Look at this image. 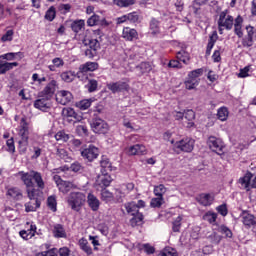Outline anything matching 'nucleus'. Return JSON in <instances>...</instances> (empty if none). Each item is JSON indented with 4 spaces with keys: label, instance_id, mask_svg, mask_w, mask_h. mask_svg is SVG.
I'll return each instance as SVG.
<instances>
[{
    "label": "nucleus",
    "instance_id": "f257e3e1",
    "mask_svg": "<svg viewBox=\"0 0 256 256\" xmlns=\"http://www.w3.org/2000/svg\"><path fill=\"white\" fill-rule=\"evenodd\" d=\"M16 177H19L22 183L26 186V191H28V189L30 191H33V189H39V191L45 189L43 176L35 170L29 172L19 171L16 174Z\"/></svg>",
    "mask_w": 256,
    "mask_h": 256
},
{
    "label": "nucleus",
    "instance_id": "f03ea898",
    "mask_svg": "<svg viewBox=\"0 0 256 256\" xmlns=\"http://www.w3.org/2000/svg\"><path fill=\"white\" fill-rule=\"evenodd\" d=\"M30 202H27L24 207L26 213L37 211L41 207V202L44 200L43 191L39 189L26 190Z\"/></svg>",
    "mask_w": 256,
    "mask_h": 256
},
{
    "label": "nucleus",
    "instance_id": "7ed1b4c3",
    "mask_svg": "<svg viewBox=\"0 0 256 256\" xmlns=\"http://www.w3.org/2000/svg\"><path fill=\"white\" fill-rule=\"evenodd\" d=\"M87 197L83 192H71L68 196L67 202L72 211H81L82 205H85Z\"/></svg>",
    "mask_w": 256,
    "mask_h": 256
},
{
    "label": "nucleus",
    "instance_id": "20e7f679",
    "mask_svg": "<svg viewBox=\"0 0 256 256\" xmlns=\"http://www.w3.org/2000/svg\"><path fill=\"white\" fill-rule=\"evenodd\" d=\"M21 128L19 131V135L21 140L19 141L20 147H23V151H27V147L29 146V126L27 125V121L25 118L21 119Z\"/></svg>",
    "mask_w": 256,
    "mask_h": 256
},
{
    "label": "nucleus",
    "instance_id": "39448f33",
    "mask_svg": "<svg viewBox=\"0 0 256 256\" xmlns=\"http://www.w3.org/2000/svg\"><path fill=\"white\" fill-rule=\"evenodd\" d=\"M91 128L94 133L105 135L109 131V124L105 120L96 117L92 119Z\"/></svg>",
    "mask_w": 256,
    "mask_h": 256
},
{
    "label": "nucleus",
    "instance_id": "423d86ee",
    "mask_svg": "<svg viewBox=\"0 0 256 256\" xmlns=\"http://www.w3.org/2000/svg\"><path fill=\"white\" fill-rule=\"evenodd\" d=\"M207 145L211 151L217 153V155H223V149L225 145L223 144V140L219 139L215 136L208 137Z\"/></svg>",
    "mask_w": 256,
    "mask_h": 256
},
{
    "label": "nucleus",
    "instance_id": "0eeeda50",
    "mask_svg": "<svg viewBox=\"0 0 256 256\" xmlns=\"http://www.w3.org/2000/svg\"><path fill=\"white\" fill-rule=\"evenodd\" d=\"M174 148L184 153H191L195 149V140L192 138H183L174 144Z\"/></svg>",
    "mask_w": 256,
    "mask_h": 256
},
{
    "label": "nucleus",
    "instance_id": "6e6552de",
    "mask_svg": "<svg viewBox=\"0 0 256 256\" xmlns=\"http://www.w3.org/2000/svg\"><path fill=\"white\" fill-rule=\"evenodd\" d=\"M227 13V10H224L220 13L218 19V27H224V29L231 31V29H233V23L235 19L233 18V16L227 15Z\"/></svg>",
    "mask_w": 256,
    "mask_h": 256
},
{
    "label": "nucleus",
    "instance_id": "1a4fd4ad",
    "mask_svg": "<svg viewBox=\"0 0 256 256\" xmlns=\"http://www.w3.org/2000/svg\"><path fill=\"white\" fill-rule=\"evenodd\" d=\"M35 109H39V111H49L51 107H53V103L51 99L47 96H43L42 94L39 95V98L34 101Z\"/></svg>",
    "mask_w": 256,
    "mask_h": 256
},
{
    "label": "nucleus",
    "instance_id": "9d476101",
    "mask_svg": "<svg viewBox=\"0 0 256 256\" xmlns=\"http://www.w3.org/2000/svg\"><path fill=\"white\" fill-rule=\"evenodd\" d=\"M81 155L85 161L91 163L92 161H95L97 157H99V148L90 145L88 148L81 151Z\"/></svg>",
    "mask_w": 256,
    "mask_h": 256
},
{
    "label": "nucleus",
    "instance_id": "9b49d317",
    "mask_svg": "<svg viewBox=\"0 0 256 256\" xmlns=\"http://www.w3.org/2000/svg\"><path fill=\"white\" fill-rule=\"evenodd\" d=\"M240 217L246 229H251V227H256V216L249 213V211H242Z\"/></svg>",
    "mask_w": 256,
    "mask_h": 256
},
{
    "label": "nucleus",
    "instance_id": "f8f14e48",
    "mask_svg": "<svg viewBox=\"0 0 256 256\" xmlns=\"http://www.w3.org/2000/svg\"><path fill=\"white\" fill-rule=\"evenodd\" d=\"M247 35L242 39L243 47H253V38L256 37L255 27L248 25L246 26Z\"/></svg>",
    "mask_w": 256,
    "mask_h": 256
},
{
    "label": "nucleus",
    "instance_id": "ddd939ff",
    "mask_svg": "<svg viewBox=\"0 0 256 256\" xmlns=\"http://www.w3.org/2000/svg\"><path fill=\"white\" fill-rule=\"evenodd\" d=\"M56 101L60 105H68V103L73 101V94L69 91L61 90L56 94Z\"/></svg>",
    "mask_w": 256,
    "mask_h": 256
},
{
    "label": "nucleus",
    "instance_id": "4468645a",
    "mask_svg": "<svg viewBox=\"0 0 256 256\" xmlns=\"http://www.w3.org/2000/svg\"><path fill=\"white\" fill-rule=\"evenodd\" d=\"M109 91L112 93H121V91H127L129 84L127 82L118 81L107 84Z\"/></svg>",
    "mask_w": 256,
    "mask_h": 256
},
{
    "label": "nucleus",
    "instance_id": "2eb2a0df",
    "mask_svg": "<svg viewBox=\"0 0 256 256\" xmlns=\"http://www.w3.org/2000/svg\"><path fill=\"white\" fill-rule=\"evenodd\" d=\"M55 89H57V81L51 80L44 90L40 92V95L47 97L48 99H53V95H55Z\"/></svg>",
    "mask_w": 256,
    "mask_h": 256
},
{
    "label": "nucleus",
    "instance_id": "dca6fc26",
    "mask_svg": "<svg viewBox=\"0 0 256 256\" xmlns=\"http://www.w3.org/2000/svg\"><path fill=\"white\" fill-rule=\"evenodd\" d=\"M99 64L97 62H87L79 67V72L76 74L77 77H81V73H87L88 71H97Z\"/></svg>",
    "mask_w": 256,
    "mask_h": 256
},
{
    "label": "nucleus",
    "instance_id": "f3484780",
    "mask_svg": "<svg viewBox=\"0 0 256 256\" xmlns=\"http://www.w3.org/2000/svg\"><path fill=\"white\" fill-rule=\"evenodd\" d=\"M234 33L239 39H243V17L237 16L234 20Z\"/></svg>",
    "mask_w": 256,
    "mask_h": 256
},
{
    "label": "nucleus",
    "instance_id": "a211bd4d",
    "mask_svg": "<svg viewBox=\"0 0 256 256\" xmlns=\"http://www.w3.org/2000/svg\"><path fill=\"white\" fill-rule=\"evenodd\" d=\"M184 119L186 120L184 123L187 129H191V127H195V112L193 110H187L184 112Z\"/></svg>",
    "mask_w": 256,
    "mask_h": 256
},
{
    "label": "nucleus",
    "instance_id": "6ab92c4d",
    "mask_svg": "<svg viewBox=\"0 0 256 256\" xmlns=\"http://www.w3.org/2000/svg\"><path fill=\"white\" fill-rule=\"evenodd\" d=\"M35 233H37V226L30 225V228L28 230L20 231L19 235L20 237H22V239L29 241V239H32L33 237H35Z\"/></svg>",
    "mask_w": 256,
    "mask_h": 256
},
{
    "label": "nucleus",
    "instance_id": "aec40b11",
    "mask_svg": "<svg viewBox=\"0 0 256 256\" xmlns=\"http://www.w3.org/2000/svg\"><path fill=\"white\" fill-rule=\"evenodd\" d=\"M138 35L137 30L129 27H125L122 32V37L126 41H133V39H137Z\"/></svg>",
    "mask_w": 256,
    "mask_h": 256
},
{
    "label": "nucleus",
    "instance_id": "412c9836",
    "mask_svg": "<svg viewBox=\"0 0 256 256\" xmlns=\"http://www.w3.org/2000/svg\"><path fill=\"white\" fill-rule=\"evenodd\" d=\"M53 235L56 239H67V232L61 224H55L53 229Z\"/></svg>",
    "mask_w": 256,
    "mask_h": 256
},
{
    "label": "nucleus",
    "instance_id": "4be33fe9",
    "mask_svg": "<svg viewBox=\"0 0 256 256\" xmlns=\"http://www.w3.org/2000/svg\"><path fill=\"white\" fill-rule=\"evenodd\" d=\"M128 153L129 155H145V153H147V148L141 144H136L129 148Z\"/></svg>",
    "mask_w": 256,
    "mask_h": 256
},
{
    "label": "nucleus",
    "instance_id": "5701e85b",
    "mask_svg": "<svg viewBox=\"0 0 256 256\" xmlns=\"http://www.w3.org/2000/svg\"><path fill=\"white\" fill-rule=\"evenodd\" d=\"M87 203L92 211H99V205H101V203L99 202V199L95 197V195L89 193Z\"/></svg>",
    "mask_w": 256,
    "mask_h": 256
},
{
    "label": "nucleus",
    "instance_id": "b1692460",
    "mask_svg": "<svg viewBox=\"0 0 256 256\" xmlns=\"http://www.w3.org/2000/svg\"><path fill=\"white\" fill-rule=\"evenodd\" d=\"M218 39L219 36L217 35V31H213L209 37L208 45L206 48V55H211V50L213 49V47H215V43H217Z\"/></svg>",
    "mask_w": 256,
    "mask_h": 256
},
{
    "label": "nucleus",
    "instance_id": "393cba45",
    "mask_svg": "<svg viewBox=\"0 0 256 256\" xmlns=\"http://www.w3.org/2000/svg\"><path fill=\"white\" fill-rule=\"evenodd\" d=\"M7 195L8 197H11L15 201H20V199H23V193L21 192V189L17 187L8 189Z\"/></svg>",
    "mask_w": 256,
    "mask_h": 256
},
{
    "label": "nucleus",
    "instance_id": "a878e982",
    "mask_svg": "<svg viewBox=\"0 0 256 256\" xmlns=\"http://www.w3.org/2000/svg\"><path fill=\"white\" fill-rule=\"evenodd\" d=\"M143 213L138 212L136 214H132V218L130 220V224L132 227H137L139 225H143Z\"/></svg>",
    "mask_w": 256,
    "mask_h": 256
},
{
    "label": "nucleus",
    "instance_id": "bb28decb",
    "mask_svg": "<svg viewBox=\"0 0 256 256\" xmlns=\"http://www.w3.org/2000/svg\"><path fill=\"white\" fill-rule=\"evenodd\" d=\"M251 177L253 175L251 173H247L244 177L239 179V183L246 189V191H250L251 189Z\"/></svg>",
    "mask_w": 256,
    "mask_h": 256
},
{
    "label": "nucleus",
    "instance_id": "cd10ccee",
    "mask_svg": "<svg viewBox=\"0 0 256 256\" xmlns=\"http://www.w3.org/2000/svg\"><path fill=\"white\" fill-rule=\"evenodd\" d=\"M13 67H19V63L17 62H5L3 64H0V75H5L7 71H11Z\"/></svg>",
    "mask_w": 256,
    "mask_h": 256
},
{
    "label": "nucleus",
    "instance_id": "c85d7f7f",
    "mask_svg": "<svg viewBox=\"0 0 256 256\" xmlns=\"http://www.w3.org/2000/svg\"><path fill=\"white\" fill-rule=\"evenodd\" d=\"M79 247L80 249H82V251H84L88 255H93V249H91V246H89V242L87 241V239L85 238L80 239Z\"/></svg>",
    "mask_w": 256,
    "mask_h": 256
},
{
    "label": "nucleus",
    "instance_id": "c756f323",
    "mask_svg": "<svg viewBox=\"0 0 256 256\" xmlns=\"http://www.w3.org/2000/svg\"><path fill=\"white\" fill-rule=\"evenodd\" d=\"M128 215H135L137 213H139V210L137 208V203L132 201V202H128L124 205Z\"/></svg>",
    "mask_w": 256,
    "mask_h": 256
},
{
    "label": "nucleus",
    "instance_id": "7c9ffc66",
    "mask_svg": "<svg viewBox=\"0 0 256 256\" xmlns=\"http://www.w3.org/2000/svg\"><path fill=\"white\" fill-rule=\"evenodd\" d=\"M100 166L102 168L101 172L102 173H107V171H112V165L111 162L109 161V158L103 156L101 161H100Z\"/></svg>",
    "mask_w": 256,
    "mask_h": 256
},
{
    "label": "nucleus",
    "instance_id": "2f4dec72",
    "mask_svg": "<svg viewBox=\"0 0 256 256\" xmlns=\"http://www.w3.org/2000/svg\"><path fill=\"white\" fill-rule=\"evenodd\" d=\"M103 175L100 176V183L102 187H109L111 185V181H113V178H111V175H109L107 172L102 173Z\"/></svg>",
    "mask_w": 256,
    "mask_h": 256
},
{
    "label": "nucleus",
    "instance_id": "473e14b6",
    "mask_svg": "<svg viewBox=\"0 0 256 256\" xmlns=\"http://www.w3.org/2000/svg\"><path fill=\"white\" fill-rule=\"evenodd\" d=\"M85 28V21L83 20H76L72 22L71 29L74 31V33H79V31H83Z\"/></svg>",
    "mask_w": 256,
    "mask_h": 256
},
{
    "label": "nucleus",
    "instance_id": "72a5a7b5",
    "mask_svg": "<svg viewBox=\"0 0 256 256\" xmlns=\"http://www.w3.org/2000/svg\"><path fill=\"white\" fill-rule=\"evenodd\" d=\"M136 69L143 75L144 73H150L153 67H151L149 62H141L138 66H136Z\"/></svg>",
    "mask_w": 256,
    "mask_h": 256
},
{
    "label": "nucleus",
    "instance_id": "f704fd0d",
    "mask_svg": "<svg viewBox=\"0 0 256 256\" xmlns=\"http://www.w3.org/2000/svg\"><path fill=\"white\" fill-rule=\"evenodd\" d=\"M217 117L219 121H227L229 117V110L227 109V107L219 108L217 111Z\"/></svg>",
    "mask_w": 256,
    "mask_h": 256
},
{
    "label": "nucleus",
    "instance_id": "c9c22d12",
    "mask_svg": "<svg viewBox=\"0 0 256 256\" xmlns=\"http://www.w3.org/2000/svg\"><path fill=\"white\" fill-rule=\"evenodd\" d=\"M74 185L69 182V181H62V183L60 184V186H58L59 191H61L62 193H69V191H71V189H73Z\"/></svg>",
    "mask_w": 256,
    "mask_h": 256
},
{
    "label": "nucleus",
    "instance_id": "e433bc0d",
    "mask_svg": "<svg viewBox=\"0 0 256 256\" xmlns=\"http://www.w3.org/2000/svg\"><path fill=\"white\" fill-rule=\"evenodd\" d=\"M126 17L130 23H141V15L138 12H132L126 14Z\"/></svg>",
    "mask_w": 256,
    "mask_h": 256
},
{
    "label": "nucleus",
    "instance_id": "4c0bfd02",
    "mask_svg": "<svg viewBox=\"0 0 256 256\" xmlns=\"http://www.w3.org/2000/svg\"><path fill=\"white\" fill-rule=\"evenodd\" d=\"M84 44L89 46V49H93L94 51H97L101 44H99L98 39H89V40H84Z\"/></svg>",
    "mask_w": 256,
    "mask_h": 256
},
{
    "label": "nucleus",
    "instance_id": "58836bf2",
    "mask_svg": "<svg viewBox=\"0 0 256 256\" xmlns=\"http://www.w3.org/2000/svg\"><path fill=\"white\" fill-rule=\"evenodd\" d=\"M165 193H167V188L165 187V185L160 184L154 187V195H156V197H163Z\"/></svg>",
    "mask_w": 256,
    "mask_h": 256
},
{
    "label": "nucleus",
    "instance_id": "ea45409f",
    "mask_svg": "<svg viewBox=\"0 0 256 256\" xmlns=\"http://www.w3.org/2000/svg\"><path fill=\"white\" fill-rule=\"evenodd\" d=\"M47 205L49 209L55 213V211H57V198L55 196L48 197Z\"/></svg>",
    "mask_w": 256,
    "mask_h": 256
},
{
    "label": "nucleus",
    "instance_id": "a19ab883",
    "mask_svg": "<svg viewBox=\"0 0 256 256\" xmlns=\"http://www.w3.org/2000/svg\"><path fill=\"white\" fill-rule=\"evenodd\" d=\"M98 85L99 84L97 83V80L95 79L88 80V84L86 86L88 93H95V91H97Z\"/></svg>",
    "mask_w": 256,
    "mask_h": 256
},
{
    "label": "nucleus",
    "instance_id": "79ce46f5",
    "mask_svg": "<svg viewBox=\"0 0 256 256\" xmlns=\"http://www.w3.org/2000/svg\"><path fill=\"white\" fill-rule=\"evenodd\" d=\"M102 201H105L106 203H109V201H113V193H111L107 189H102L101 192Z\"/></svg>",
    "mask_w": 256,
    "mask_h": 256
},
{
    "label": "nucleus",
    "instance_id": "37998d69",
    "mask_svg": "<svg viewBox=\"0 0 256 256\" xmlns=\"http://www.w3.org/2000/svg\"><path fill=\"white\" fill-rule=\"evenodd\" d=\"M61 79L63 81H66V83H71V81H73V79H75V72H71V71L63 72L61 74Z\"/></svg>",
    "mask_w": 256,
    "mask_h": 256
},
{
    "label": "nucleus",
    "instance_id": "c03bdc74",
    "mask_svg": "<svg viewBox=\"0 0 256 256\" xmlns=\"http://www.w3.org/2000/svg\"><path fill=\"white\" fill-rule=\"evenodd\" d=\"M201 3L197 2V0L193 1L192 5L190 6V11L194 13V15H201Z\"/></svg>",
    "mask_w": 256,
    "mask_h": 256
},
{
    "label": "nucleus",
    "instance_id": "a18cd8bd",
    "mask_svg": "<svg viewBox=\"0 0 256 256\" xmlns=\"http://www.w3.org/2000/svg\"><path fill=\"white\" fill-rule=\"evenodd\" d=\"M114 3L118 7H130V5H135V0H114Z\"/></svg>",
    "mask_w": 256,
    "mask_h": 256
},
{
    "label": "nucleus",
    "instance_id": "49530a36",
    "mask_svg": "<svg viewBox=\"0 0 256 256\" xmlns=\"http://www.w3.org/2000/svg\"><path fill=\"white\" fill-rule=\"evenodd\" d=\"M56 141H62L63 143H67L69 141V134L65 133L64 131H59L55 135Z\"/></svg>",
    "mask_w": 256,
    "mask_h": 256
},
{
    "label": "nucleus",
    "instance_id": "de8ad7c7",
    "mask_svg": "<svg viewBox=\"0 0 256 256\" xmlns=\"http://www.w3.org/2000/svg\"><path fill=\"white\" fill-rule=\"evenodd\" d=\"M212 201L211 194H201L199 202L201 205H204V207H207Z\"/></svg>",
    "mask_w": 256,
    "mask_h": 256
},
{
    "label": "nucleus",
    "instance_id": "09e8293b",
    "mask_svg": "<svg viewBox=\"0 0 256 256\" xmlns=\"http://www.w3.org/2000/svg\"><path fill=\"white\" fill-rule=\"evenodd\" d=\"M163 203H165V200L163 199V197H157V198H152L150 205L153 208H159L161 207V205H163Z\"/></svg>",
    "mask_w": 256,
    "mask_h": 256
},
{
    "label": "nucleus",
    "instance_id": "8fccbe9b",
    "mask_svg": "<svg viewBox=\"0 0 256 256\" xmlns=\"http://www.w3.org/2000/svg\"><path fill=\"white\" fill-rule=\"evenodd\" d=\"M203 220L204 221H208V223H215L217 221V214L216 213L207 212L203 216Z\"/></svg>",
    "mask_w": 256,
    "mask_h": 256
},
{
    "label": "nucleus",
    "instance_id": "3c124183",
    "mask_svg": "<svg viewBox=\"0 0 256 256\" xmlns=\"http://www.w3.org/2000/svg\"><path fill=\"white\" fill-rule=\"evenodd\" d=\"M150 29L154 34L159 33V20L152 18L150 21Z\"/></svg>",
    "mask_w": 256,
    "mask_h": 256
},
{
    "label": "nucleus",
    "instance_id": "603ef678",
    "mask_svg": "<svg viewBox=\"0 0 256 256\" xmlns=\"http://www.w3.org/2000/svg\"><path fill=\"white\" fill-rule=\"evenodd\" d=\"M55 7H50L45 14V19H47V21H53V19H55Z\"/></svg>",
    "mask_w": 256,
    "mask_h": 256
},
{
    "label": "nucleus",
    "instance_id": "864d4df0",
    "mask_svg": "<svg viewBox=\"0 0 256 256\" xmlns=\"http://www.w3.org/2000/svg\"><path fill=\"white\" fill-rule=\"evenodd\" d=\"M196 85L197 79L195 78H189V80L185 82V87L186 89H188V91H192V89H195Z\"/></svg>",
    "mask_w": 256,
    "mask_h": 256
},
{
    "label": "nucleus",
    "instance_id": "5fc2aeb1",
    "mask_svg": "<svg viewBox=\"0 0 256 256\" xmlns=\"http://www.w3.org/2000/svg\"><path fill=\"white\" fill-rule=\"evenodd\" d=\"M76 133L77 135H80V137H83L85 135H88L89 131L87 130V126L78 125L76 126Z\"/></svg>",
    "mask_w": 256,
    "mask_h": 256
},
{
    "label": "nucleus",
    "instance_id": "6e6d98bb",
    "mask_svg": "<svg viewBox=\"0 0 256 256\" xmlns=\"http://www.w3.org/2000/svg\"><path fill=\"white\" fill-rule=\"evenodd\" d=\"M56 155L65 161H69V155L67 154V150L63 148H58Z\"/></svg>",
    "mask_w": 256,
    "mask_h": 256
},
{
    "label": "nucleus",
    "instance_id": "4d7b16f0",
    "mask_svg": "<svg viewBox=\"0 0 256 256\" xmlns=\"http://www.w3.org/2000/svg\"><path fill=\"white\" fill-rule=\"evenodd\" d=\"M182 220H183V218H181V216H178L176 218V220L173 222L172 229H173L174 233H179V230L181 229V221Z\"/></svg>",
    "mask_w": 256,
    "mask_h": 256
},
{
    "label": "nucleus",
    "instance_id": "13d9d810",
    "mask_svg": "<svg viewBox=\"0 0 256 256\" xmlns=\"http://www.w3.org/2000/svg\"><path fill=\"white\" fill-rule=\"evenodd\" d=\"M87 25L89 27H94V25H99V16L98 15H93L87 20Z\"/></svg>",
    "mask_w": 256,
    "mask_h": 256
},
{
    "label": "nucleus",
    "instance_id": "bf43d9fd",
    "mask_svg": "<svg viewBox=\"0 0 256 256\" xmlns=\"http://www.w3.org/2000/svg\"><path fill=\"white\" fill-rule=\"evenodd\" d=\"M13 35H14L13 30H8V31L1 37V41H2L3 43H6V41H13Z\"/></svg>",
    "mask_w": 256,
    "mask_h": 256
},
{
    "label": "nucleus",
    "instance_id": "052dcab7",
    "mask_svg": "<svg viewBox=\"0 0 256 256\" xmlns=\"http://www.w3.org/2000/svg\"><path fill=\"white\" fill-rule=\"evenodd\" d=\"M249 71H251V66H246L243 69H240L238 77L245 79V77H249Z\"/></svg>",
    "mask_w": 256,
    "mask_h": 256
},
{
    "label": "nucleus",
    "instance_id": "680f3d73",
    "mask_svg": "<svg viewBox=\"0 0 256 256\" xmlns=\"http://www.w3.org/2000/svg\"><path fill=\"white\" fill-rule=\"evenodd\" d=\"M78 107L82 111H85L91 107V102H90V100H82L79 102Z\"/></svg>",
    "mask_w": 256,
    "mask_h": 256
},
{
    "label": "nucleus",
    "instance_id": "e2e57ef3",
    "mask_svg": "<svg viewBox=\"0 0 256 256\" xmlns=\"http://www.w3.org/2000/svg\"><path fill=\"white\" fill-rule=\"evenodd\" d=\"M220 233H223L226 237L232 238L233 232H231V229H229L227 226L222 225L220 226Z\"/></svg>",
    "mask_w": 256,
    "mask_h": 256
},
{
    "label": "nucleus",
    "instance_id": "0e129e2a",
    "mask_svg": "<svg viewBox=\"0 0 256 256\" xmlns=\"http://www.w3.org/2000/svg\"><path fill=\"white\" fill-rule=\"evenodd\" d=\"M70 169L74 173H79V171H83V165H81V163L79 162H74L73 164H71Z\"/></svg>",
    "mask_w": 256,
    "mask_h": 256
},
{
    "label": "nucleus",
    "instance_id": "69168bd1",
    "mask_svg": "<svg viewBox=\"0 0 256 256\" xmlns=\"http://www.w3.org/2000/svg\"><path fill=\"white\" fill-rule=\"evenodd\" d=\"M75 110L73 108H64L62 114L64 117H75Z\"/></svg>",
    "mask_w": 256,
    "mask_h": 256
},
{
    "label": "nucleus",
    "instance_id": "338daca9",
    "mask_svg": "<svg viewBox=\"0 0 256 256\" xmlns=\"http://www.w3.org/2000/svg\"><path fill=\"white\" fill-rule=\"evenodd\" d=\"M203 75V69H196L190 72L189 77L190 79H197V77H201Z\"/></svg>",
    "mask_w": 256,
    "mask_h": 256
},
{
    "label": "nucleus",
    "instance_id": "774afa93",
    "mask_svg": "<svg viewBox=\"0 0 256 256\" xmlns=\"http://www.w3.org/2000/svg\"><path fill=\"white\" fill-rule=\"evenodd\" d=\"M59 255L60 256H75V255L71 254V250H69V248H67V247L60 248Z\"/></svg>",
    "mask_w": 256,
    "mask_h": 256
}]
</instances>
